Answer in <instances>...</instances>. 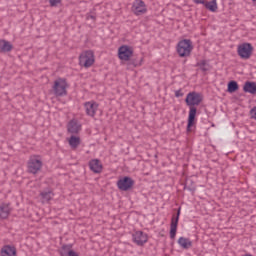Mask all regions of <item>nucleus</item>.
Here are the masks:
<instances>
[{"mask_svg": "<svg viewBox=\"0 0 256 256\" xmlns=\"http://www.w3.org/2000/svg\"><path fill=\"white\" fill-rule=\"evenodd\" d=\"M185 103L187 107H189V112H188V120H187V128L186 131L189 133L191 132V127L195 125L197 122V105H201L203 103V94L199 92H189L186 95L185 98Z\"/></svg>", "mask_w": 256, "mask_h": 256, "instance_id": "nucleus-1", "label": "nucleus"}, {"mask_svg": "<svg viewBox=\"0 0 256 256\" xmlns=\"http://www.w3.org/2000/svg\"><path fill=\"white\" fill-rule=\"evenodd\" d=\"M179 57H190L193 51V41L191 39L180 40L176 46Z\"/></svg>", "mask_w": 256, "mask_h": 256, "instance_id": "nucleus-2", "label": "nucleus"}, {"mask_svg": "<svg viewBox=\"0 0 256 256\" xmlns=\"http://www.w3.org/2000/svg\"><path fill=\"white\" fill-rule=\"evenodd\" d=\"M67 87H69V84H67V79L65 78L56 79L52 86L55 97H66Z\"/></svg>", "mask_w": 256, "mask_h": 256, "instance_id": "nucleus-3", "label": "nucleus"}, {"mask_svg": "<svg viewBox=\"0 0 256 256\" xmlns=\"http://www.w3.org/2000/svg\"><path fill=\"white\" fill-rule=\"evenodd\" d=\"M253 51V45L248 42L238 45L237 48L238 57H240V59H244V61H247V59H251Z\"/></svg>", "mask_w": 256, "mask_h": 256, "instance_id": "nucleus-4", "label": "nucleus"}, {"mask_svg": "<svg viewBox=\"0 0 256 256\" xmlns=\"http://www.w3.org/2000/svg\"><path fill=\"white\" fill-rule=\"evenodd\" d=\"M95 63V54L92 50L85 51L84 53L80 54L79 56V65L81 67H85L89 69Z\"/></svg>", "mask_w": 256, "mask_h": 256, "instance_id": "nucleus-5", "label": "nucleus"}, {"mask_svg": "<svg viewBox=\"0 0 256 256\" xmlns=\"http://www.w3.org/2000/svg\"><path fill=\"white\" fill-rule=\"evenodd\" d=\"M41 167H43V161L39 159V156H31L28 161V173H32V175H37V173L41 171Z\"/></svg>", "mask_w": 256, "mask_h": 256, "instance_id": "nucleus-6", "label": "nucleus"}, {"mask_svg": "<svg viewBox=\"0 0 256 256\" xmlns=\"http://www.w3.org/2000/svg\"><path fill=\"white\" fill-rule=\"evenodd\" d=\"M135 185V180L129 176H124L117 181V187L120 191H131Z\"/></svg>", "mask_w": 256, "mask_h": 256, "instance_id": "nucleus-7", "label": "nucleus"}, {"mask_svg": "<svg viewBox=\"0 0 256 256\" xmlns=\"http://www.w3.org/2000/svg\"><path fill=\"white\" fill-rule=\"evenodd\" d=\"M179 217H181V207L177 209L176 215L172 216L170 224V239H175L177 236V226L179 225Z\"/></svg>", "mask_w": 256, "mask_h": 256, "instance_id": "nucleus-8", "label": "nucleus"}, {"mask_svg": "<svg viewBox=\"0 0 256 256\" xmlns=\"http://www.w3.org/2000/svg\"><path fill=\"white\" fill-rule=\"evenodd\" d=\"M133 55V48L127 45H122L118 49V57L121 61H129Z\"/></svg>", "mask_w": 256, "mask_h": 256, "instance_id": "nucleus-9", "label": "nucleus"}, {"mask_svg": "<svg viewBox=\"0 0 256 256\" xmlns=\"http://www.w3.org/2000/svg\"><path fill=\"white\" fill-rule=\"evenodd\" d=\"M132 11L134 15H143L147 13V6L143 0H136L133 3Z\"/></svg>", "mask_w": 256, "mask_h": 256, "instance_id": "nucleus-10", "label": "nucleus"}, {"mask_svg": "<svg viewBox=\"0 0 256 256\" xmlns=\"http://www.w3.org/2000/svg\"><path fill=\"white\" fill-rule=\"evenodd\" d=\"M133 242L136 243L139 247H143L148 241L147 234L143 231H137L132 235Z\"/></svg>", "mask_w": 256, "mask_h": 256, "instance_id": "nucleus-11", "label": "nucleus"}, {"mask_svg": "<svg viewBox=\"0 0 256 256\" xmlns=\"http://www.w3.org/2000/svg\"><path fill=\"white\" fill-rule=\"evenodd\" d=\"M84 107L88 117H95L97 109H99V104L95 101H89L84 103Z\"/></svg>", "mask_w": 256, "mask_h": 256, "instance_id": "nucleus-12", "label": "nucleus"}, {"mask_svg": "<svg viewBox=\"0 0 256 256\" xmlns=\"http://www.w3.org/2000/svg\"><path fill=\"white\" fill-rule=\"evenodd\" d=\"M90 171L99 174L103 171V164L99 159H92L88 163Z\"/></svg>", "mask_w": 256, "mask_h": 256, "instance_id": "nucleus-13", "label": "nucleus"}, {"mask_svg": "<svg viewBox=\"0 0 256 256\" xmlns=\"http://www.w3.org/2000/svg\"><path fill=\"white\" fill-rule=\"evenodd\" d=\"M81 129V124L76 119H72L69 121L67 126L68 133H72V135H77L79 130Z\"/></svg>", "mask_w": 256, "mask_h": 256, "instance_id": "nucleus-14", "label": "nucleus"}, {"mask_svg": "<svg viewBox=\"0 0 256 256\" xmlns=\"http://www.w3.org/2000/svg\"><path fill=\"white\" fill-rule=\"evenodd\" d=\"M1 256H17V248L11 245H5L1 249Z\"/></svg>", "mask_w": 256, "mask_h": 256, "instance_id": "nucleus-15", "label": "nucleus"}, {"mask_svg": "<svg viewBox=\"0 0 256 256\" xmlns=\"http://www.w3.org/2000/svg\"><path fill=\"white\" fill-rule=\"evenodd\" d=\"M11 215V206L7 203H2L0 205V219H7Z\"/></svg>", "mask_w": 256, "mask_h": 256, "instance_id": "nucleus-16", "label": "nucleus"}, {"mask_svg": "<svg viewBox=\"0 0 256 256\" xmlns=\"http://www.w3.org/2000/svg\"><path fill=\"white\" fill-rule=\"evenodd\" d=\"M244 93H250L251 95H256V82L246 81L243 86Z\"/></svg>", "mask_w": 256, "mask_h": 256, "instance_id": "nucleus-17", "label": "nucleus"}, {"mask_svg": "<svg viewBox=\"0 0 256 256\" xmlns=\"http://www.w3.org/2000/svg\"><path fill=\"white\" fill-rule=\"evenodd\" d=\"M13 51V44L11 42L1 39L0 40V53H9Z\"/></svg>", "mask_w": 256, "mask_h": 256, "instance_id": "nucleus-18", "label": "nucleus"}, {"mask_svg": "<svg viewBox=\"0 0 256 256\" xmlns=\"http://www.w3.org/2000/svg\"><path fill=\"white\" fill-rule=\"evenodd\" d=\"M178 245H180L182 249H191V247H193V242L190 241L189 238L180 237L178 239Z\"/></svg>", "mask_w": 256, "mask_h": 256, "instance_id": "nucleus-19", "label": "nucleus"}, {"mask_svg": "<svg viewBox=\"0 0 256 256\" xmlns=\"http://www.w3.org/2000/svg\"><path fill=\"white\" fill-rule=\"evenodd\" d=\"M68 143L71 149H77L81 145V138H79L78 136L72 135L69 138Z\"/></svg>", "mask_w": 256, "mask_h": 256, "instance_id": "nucleus-20", "label": "nucleus"}, {"mask_svg": "<svg viewBox=\"0 0 256 256\" xmlns=\"http://www.w3.org/2000/svg\"><path fill=\"white\" fill-rule=\"evenodd\" d=\"M203 5L206 9H208V11H211L212 13H215L218 9L217 0H212L210 2L204 1Z\"/></svg>", "mask_w": 256, "mask_h": 256, "instance_id": "nucleus-21", "label": "nucleus"}, {"mask_svg": "<svg viewBox=\"0 0 256 256\" xmlns=\"http://www.w3.org/2000/svg\"><path fill=\"white\" fill-rule=\"evenodd\" d=\"M236 91H239V84L235 80H231L227 84V92L228 93H236Z\"/></svg>", "mask_w": 256, "mask_h": 256, "instance_id": "nucleus-22", "label": "nucleus"}, {"mask_svg": "<svg viewBox=\"0 0 256 256\" xmlns=\"http://www.w3.org/2000/svg\"><path fill=\"white\" fill-rule=\"evenodd\" d=\"M43 203H49L53 199V191H43L40 193Z\"/></svg>", "mask_w": 256, "mask_h": 256, "instance_id": "nucleus-23", "label": "nucleus"}, {"mask_svg": "<svg viewBox=\"0 0 256 256\" xmlns=\"http://www.w3.org/2000/svg\"><path fill=\"white\" fill-rule=\"evenodd\" d=\"M73 246L71 244H64L62 245L61 249L59 250L60 256H69V251H73Z\"/></svg>", "mask_w": 256, "mask_h": 256, "instance_id": "nucleus-24", "label": "nucleus"}, {"mask_svg": "<svg viewBox=\"0 0 256 256\" xmlns=\"http://www.w3.org/2000/svg\"><path fill=\"white\" fill-rule=\"evenodd\" d=\"M184 189H188V191H191V193H195V191H197V187L195 186V182H193V179L186 178V185Z\"/></svg>", "mask_w": 256, "mask_h": 256, "instance_id": "nucleus-25", "label": "nucleus"}, {"mask_svg": "<svg viewBox=\"0 0 256 256\" xmlns=\"http://www.w3.org/2000/svg\"><path fill=\"white\" fill-rule=\"evenodd\" d=\"M196 67H200L204 73L209 70V64H207V60H201L200 62H197Z\"/></svg>", "mask_w": 256, "mask_h": 256, "instance_id": "nucleus-26", "label": "nucleus"}, {"mask_svg": "<svg viewBox=\"0 0 256 256\" xmlns=\"http://www.w3.org/2000/svg\"><path fill=\"white\" fill-rule=\"evenodd\" d=\"M63 0H49L50 7H57Z\"/></svg>", "mask_w": 256, "mask_h": 256, "instance_id": "nucleus-27", "label": "nucleus"}, {"mask_svg": "<svg viewBox=\"0 0 256 256\" xmlns=\"http://www.w3.org/2000/svg\"><path fill=\"white\" fill-rule=\"evenodd\" d=\"M250 117H251V119H255V121H256V106H254V107L250 110Z\"/></svg>", "mask_w": 256, "mask_h": 256, "instance_id": "nucleus-28", "label": "nucleus"}, {"mask_svg": "<svg viewBox=\"0 0 256 256\" xmlns=\"http://www.w3.org/2000/svg\"><path fill=\"white\" fill-rule=\"evenodd\" d=\"M196 5H204L205 0H192Z\"/></svg>", "mask_w": 256, "mask_h": 256, "instance_id": "nucleus-29", "label": "nucleus"}, {"mask_svg": "<svg viewBox=\"0 0 256 256\" xmlns=\"http://www.w3.org/2000/svg\"><path fill=\"white\" fill-rule=\"evenodd\" d=\"M175 97H183V92H181V90H176Z\"/></svg>", "mask_w": 256, "mask_h": 256, "instance_id": "nucleus-30", "label": "nucleus"}, {"mask_svg": "<svg viewBox=\"0 0 256 256\" xmlns=\"http://www.w3.org/2000/svg\"><path fill=\"white\" fill-rule=\"evenodd\" d=\"M68 256H79V254L75 250H72L68 252Z\"/></svg>", "mask_w": 256, "mask_h": 256, "instance_id": "nucleus-31", "label": "nucleus"}, {"mask_svg": "<svg viewBox=\"0 0 256 256\" xmlns=\"http://www.w3.org/2000/svg\"><path fill=\"white\" fill-rule=\"evenodd\" d=\"M87 19H92L93 21H95L96 17L94 15H88Z\"/></svg>", "mask_w": 256, "mask_h": 256, "instance_id": "nucleus-32", "label": "nucleus"}, {"mask_svg": "<svg viewBox=\"0 0 256 256\" xmlns=\"http://www.w3.org/2000/svg\"><path fill=\"white\" fill-rule=\"evenodd\" d=\"M253 3H256V0H252Z\"/></svg>", "mask_w": 256, "mask_h": 256, "instance_id": "nucleus-33", "label": "nucleus"}, {"mask_svg": "<svg viewBox=\"0 0 256 256\" xmlns=\"http://www.w3.org/2000/svg\"><path fill=\"white\" fill-rule=\"evenodd\" d=\"M134 67H137V64H134Z\"/></svg>", "mask_w": 256, "mask_h": 256, "instance_id": "nucleus-34", "label": "nucleus"}, {"mask_svg": "<svg viewBox=\"0 0 256 256\" xmlns=\"http://www.w3.org/2000/svg\"><path fill=\"white\" fill-rule=\"evenodd\" d=\"M115 256H117V255H115Z\"/></svg>", "mask_w": 256, "mask_h": 256, "instance_id": "nucleus-35", "label": "nucleus"}]
</instances>
